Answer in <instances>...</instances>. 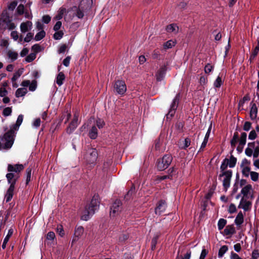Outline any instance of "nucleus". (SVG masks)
Masks as SVG:
<instances>
[{
  "label": "nucleus",
  "instance_id": "nucleus-1",
  "mask_svg": "<svg viewBox=\"0 0 259 259\" xmlns=\"http://www.w3.org/2000/svg\"><path fill=\"white\" fill-rule=\"evenodd\" d=\"M24 168V166L22 164H15L8 165L7 170L9 172L6 177L10 187L8 188L5 196L6 202L10 201L13 196L15 189V185L17 181L20 178V173Z\"/></svg>",
  "mask_w": 259,
  "mask_h": 259
},
{
  "label": "nucleus",
  "instance_id": "nucleus-2",
  "mask_svg": "<svg viewBox=\"0 0 259 259\" xmlns=\"http://www.w3.org/2000/svg\"><path fill=\"white\" fill-rule=\"evenodd\" d=\"M247 134L245 132L241 133L240 138H239L238 134L237 132L234 133L232 138L230 141V145L231 148L234 149L238 142V145L236 148L238 153L242 152L244 146L246 143Z\"/></svg>",
  "mask_w": 259,
  "mask_h": 259
},
{
  "label": "nucleus",
  "instance_id": "nucleus-3",
  "mask_svg": "<svg viewBox=\"0 0 259 259\" xmlns=\"http://www.w3.org/2000/svg\"><path fill=\"white\" fill-rule=\"evenodd\" d=\"M15 28L16 25L7 13H3L0 17V29L12 30Z\"/></svg>",
  "mask_w": 259,
  "mask_h": 259
},
{
  "label": "nucleus",
  "instance_id": "nucleus-4",
  "mask_svg": "<svg viewBox=\"0 0 259 259\" xmlns=\"http://www.w3.org/2000/svg\"><path fill=\"white\" fill-rule=\"evenodd\" d=\"M14 143V132L13 130L6 133L0 140V149H9Z\"/></svg>",
  "mask_w": 259,
  "mask_h": 259
},
{
  "label": "nucleus",
  "instance_id": "nucleus-5",
  "mask_svg": "<svg viewBox=\"0 0 259 259\" xmlns=\"http://www.w3.org/2000/svg\"><path fill=\"white\" fill-rule=\"evenodd\" d=\"M98 157L97 150L95 148H89L84 154L83 158L85 162L88 165L94 166Z\"/></svg>",
  "mask_w": 259,
  "mask_h": 259
},
{
  "label": "nucleus",
  "instance_id": "nucleus-6",
  "mask_svg": "<svg viewBox=\"0 0 259 259\" xmlns=\"http://www.w3.org/2000/svg\"><path fill=\"white\" fill-rule=\"evenodd\" d=\"M245 154L248 157L256 158L259 156V141H254L247 144L245 149Z\"/></svg>",
  "mask_w": 259,
  "mask_h": 259
},
{
  "label": "nucleus",
  "instance_id": "nucleus-7",
  "mask_svg": "<svg viewBox=\"0 0 259 259\" xmlns=\"http://www.w3.org/2000/svg\"><path fill=\"white\" fill-rule=\"evenodd\" d=\"M172 157L171 155L166 154L157 162V168L162 171L166 169L171 163Z\"/></svg>",
  "mask_w": 259,
  "mask_h": 259
},
{
  "label": "nucleus",
  "instance_id": "nucleus-8",
  "mask_svg": "<svg viewBox=\"0 0 259 259\" xmlns=\"http://www.w3.org/2000/svg\"><path fill=\"white\" fill-rule=\"evenodd\" d=\"M222 173L220 174V177H223V185L224 190L226 192L230 187L231 179L232 176V170H225L222 171Z\"/></svg>",
  "mask_w": 259,
  "mask_h": 259
},
{
  "label": "nucleus",
  "instance_id": "nucleus-9",
  "mask_svg": "<svg viewBox=\"0 0 259 259\" xmlns=\"http://www.w3.org/2000/svg\"><path fill=\"white\" fill-rule=\"evenodd\" d=\"M237 158L231 155L229 159L226 158L223 160L220 169L221 171H224L227 168L228 166L230 168H233L235 166Z\"/></svg>",
  "mask_w": 259,
  "mask_h": 259
},
{
  "label": "nucleus",
  "instance_id": "nucleus-10",
  "mask_svg": "<svg viewBox=\"0 0 259 259\" xmlns=\"http://www.w3.org/2000/svg\"><path fill=\"white\" fill-rule=\"evenodd\" d=\"M250 164V161L245 158H243L241 161L240 168L242 174L244 177L248 178L251 172Z\"/></svg>",
  "mask_w": 259,
  "mask_h": 259
},
{
  "label": "nucleus",
  "instance_id": "nucleus-11",
  "mask_svg": "<svg viewBox=\"0 0 259 259\" xmlns=\"http://www.w3.org/2000/svg\"><path fill=\"white\" fill-rule=\"evenodd\" d=\"M180 98V94H177L174 99L172 100L170 108L168 111V112L167 114V117L168 118L169 116L172 117L175 113V111L177 110V107L178 106L179 100Z\"/></svg>",
  "mask_w": 259,
  "mask_h": 259
},
{
  "label": "nucleus",
  "instance_id": "nucleus-12",
  "mask_svg": "<svg viewBox=\"0 0 259 259\" xmlns=\"http://www.w3.org/2000/svg\"><path fill=\"white\" fill-rule=\"evenodd\" d=\"M114 88L116 93L120 95H124L127 90L125 81L123 80H118L116 81L114 85Z\"/></svg>",
  "mask_w": 259,
  "mask_h": 259
},
{
  "label": "nucleus",
  "instance_id": "nucleus-13",
  "mask_svg": "<svg viewBox=\"0 0 259 259\" xmlns=\"http://www.w3.org/2000/svg\"><path fill=\"white\" fill-rule=\"evenodd\" d=\"M251 206L252 202L248 200V197L242 196L238 207L242 209L244 211H248L251 209Z\"/></svg>",
  "mask_w": 259,
  "mask_h": 259
},
{
  "label": "nucleus",
  "instance_id": "nucleus-14",
  "mask_svg": "<svg viewBox=\"0 0 259 259\" xmlns=\"http://www.w3.org/2000/svg\"><path fill=\"white\" fill-rule=\"evenodd\" d=\"M87 207L89 209L91 210V213H95L99 207V201H98V197L94 196Z\"/></svg>",
  "mask_w": 259,
  "mask_h": 259
},
{
  "label": "nucleus",
  "instance_id": "nucleus-15",
  "mask_svg": "<svg viewBox=\"0 0 259 259\" xmlns=\"http://www.w3.org/2000/svg\"><path fill=\"white\" fill-rule=\"evenodd\" d=\"M166 206V203L165 200H159L158 202L156 207L155 208V213L156 214L160 215L165 210Z\"/></svg>",
  "mask_w": 259,
  "mask_h": 259
},
{
  "label": "nucleus",
  "instance_id": "nucleus-16",
  "mask_svg": "<svg viewBox=\"0 0 259 259\" xmlns=\"http://www.w3.org/2000/svg\"><path fill=\"white\" fill-rule=\"evenodd\" d=\"M121 203L120 200H116L111 207L110 215L114 217L116 212H118L120 209Z\"/></svg>",
  "mask_w": 259,
  "mask_h": 259
},
{
  "label": "nucleus",
  "instance_id": "nucleus-17",
  "mask_svg": "<svg viewBox=\"0 0 259 259\" xmlns=\"http://www.w3.org/2000/svg\"><path fill=\"white\" fill-rule=\"evenodd\" d=\"M32 28V23L31 21H27L21 23L20 26V31L22 33H25L30 30Z\"/></svg>",
  "mask_w": 259,
  "mask_h": 259
},
{
  "label": "nucleus",
  "instance_id": "nucleus-18",
  "mask_svg": "<svg viewBox=\"0 0 259 259\" xmlns=\"http://www.w3.org/2000/svg\"><path fill=\"white\" fill-rule=\"evenodd\" d=\"M93 4L92 0H81L79 4V8L82 10H89Z\"/></svg>",
  "mask_w": 259,
  "mask_h": 259
},
{
  "label": "nucleus",
  "instance_id": "nucleus-19",
  "mask_svg": "<svg viewBox=\"0 0 259 259\" xmlns=\"http://www.w3.org/2000/svg\"><path fill=\"white\" fill-rule=\"evenodd\" d=\"M84 232V228L82 226L76 227L74 230L73 241H77L82 235Z\"/></svg>",
  "mask_w": 259,
  "mask_h": 259
},
{
  "label": "nucleus",
  "instance_id": "nucleus-20",
  "mask_svg": "<svg viewBox=\"0 0 259 259\" xmlns=\"http://www.w3.org/2000/svg\"><path fill=\"white\" fill-rule=\"evenodd\" d=\"M258 110L256 105L254 103H251V108L250 109L249 116L252 120H255L257 117Z\"/></svg>",
  "mask_w": 259,
  "mask_h": 259
},
{
  "label": "nucleus",
  "instance_id": "nucleus-21",
  "mask_svg": "<svg viewBox=\"0 0 259 259\" xmlns=\"http://www.w3.org/2000/svg\"><path fill=\"white\" fill-rule=\"evenodd\" d=\"M166 68L165 66H161L156 73V79L158 81H161L164 77Z\"/></svg>",
  "mask_w": 259,
  "mask_h": 259
},
{
  "label": "nucleus",
  "instance_id": "nucleus-22",
  "mask_svg": "<svg viewBox=\"0 0 259 259\" xmlns=\"http://www.w3.org/2000/svg\"><path fill=\"white\" fill-rule=\"evenodd\" d=\"M6 53L8 59L11 62L15 61L18 58L19 54L16 51L9 50Z\"/></svg>",
  "mask_w": 259,
  "mask_h": 259
},
{
  "label": "nucleus",
  "instance_id": "nucleus-23",
  "mask_svg": "<svg viewBox=\"0 0 259 259\" xmlns=\"http://www.w3.org/2000/svg\"><path fill=\"white\" fill-rule=\"evenodd\" d=\"M252 192V187L250 184H247L244 186L241 191V193L243 196L248 197V195L251 194Z\"/></svg>",
  "mask_w": 259,
  "mask_h": 259
},
{
  "label": "nucleus",
  "instance_id": "nucleus-24",
  "mask_svg": "<svg viewBox=\"0 0 259 259\" xmlns=\"http://www.w3.org/2000/svg\"><path fill=\"white\" fill-rule=\"evenodd\" d=\"M236 233L235 228L233 225H228L224 230V235L231 236Z\"/></svg>",
  "mask_w": 259,
  "mask_h": 259
},
{
  "label": "nucleus",
  "instance_id": "nucleus-25",
  "mask_svg": "<svg viewBox=\"0 0 259 259\" xmlns=\"http://www.w3.org/2000/svg\"><path fill=\"white\" fill-rule=\"evenodd\" d=\"M78 124V120L73 119L69 124L68 127L67 128L66 132L68 134H71L77 127Z\"/></svg>",
  "mask_w": 259,
  "mask_h": 259
},
{
  "label": "nucleus",
  "instance_id": "nucleus-26",
  "mask_svg": "<svg viewBox=\"0 0 259 259\" xmlns=\"http://www.w3.org/2000/svg\"><path fill=\"white\" fill-rule=\"evenodd\" d=\"M235 225L240 227L244 222V215L242 211H240L238 214L237 215L235 221H234Z\"/></svg>",
  "mask_w": 259,
  "mask_h": 259
},
{
  "label": "nucleus",
  "instance_id": "nucleus-27",
  "mask_svg": "<svg viewBox=\"0 0 259 259\" xmlns=\"http://www.w3.org/2000/svg\"><path fill=\"white\" fill-rule=\"evenodd\" d=\"M166 31L168 33H174L176 34L179 31V27L176 24H170L166 26Z\"/></svg>",
  "mask_w": 259,
  "mask_h": 259
},
{
  "label": "nucleus",
  "instance_id": "nucleus-28",
  "mask_svg": "<svg viewBox=\"0 0 259 259\" xmlns=\"http://www.w3.org/2000/svg\"><path fill=\"white\" fill-rule=\"evenodd\" d=\"M94 213H91V210L89 209L87 206L85 207L83 214L81 215V220L83 221H88Z\"/></svg>",
  "mask_w": 259,
  "mask_h": 259
},
{
  "label": "nucleus",
  "instance_id": "nucleus-29",
  "mask_svg": "<svg viewBox=\"0 0 259 259\" xmlns=\"http://www.w3.org/2000/svg\"><path fill=\"white\" fill-rule=\"evenodd\" d=\"M65 79V76L64 73L60 72L56 77V82L59 87H60L63 84Z\"/></svg>",
  "mask_w": 259,
  "mask_h": 259
},
{
  "label": "nucleus",
  "instance_id": "nucleus-30",
  "mask_svg": "<svg viewBox=\"0 0 259 259\" xmlns=\"http://www.w3.org/2000/svg\"><path fill=\"white\" fill-rule=\"evenodd\" d=\"M13 234V230L12 229H10L8 230V232L6 236L4 239L2 247L3 249H5L6 247L7 244L10 238L12 236Z\"/></svg>",
  "mask_w": 259,
  "mask_h": 259
},
{
  "label": "nucleus",
  "instance_id": "nucleus-31",
  "mask_svg": "<svg viewBox=\"0 0 259 259\" xmlns=\"http://www.w3.org/2000/svg\"><path fill=\"white\" fill-rule=\"evenodd\" d=\"M89 136L92 139H96L98 136V130L95 126H93L89 133Z\"/></svg>",
  "mask_w": 259,
  "mask_h": 259
},
{
  "label": "nucleus",
  "instance_id": "nucleus-32",
  "mask_svg": "<svg viewBox=\"0 0 259 259\" xmlns=\"http://www.w3.org/2000/svg\"><path fill=\"white\" fill-rule=\"evenodd\" d=\"M27 92V89L25 88L18 89L15 93V96L17 98L24 96Z\"/></svg>",
  "mask_w": 259,
  "mask_h": 259
},
{
  "label": "nucleus",
  "instance_id": "nucleus-33",
  "mask_svg": "<svg viewBox=\"0 0 259 259\" xmlns=\"http://www.w3.org/2000/svg\"><path fill=\"white\" fill-rule=\"evenodd\" d=\"M176 42L175 41H174L172 40H169L163 44V48L165 50L171 49L173 47H174L176 45Z\"/></svg>",
  "mask_w": 259,
  "mask_h": 259
},
{
  "label": "nucleus",
  "instance_id": "nucleus-34",
  "mask_svg": "<svg viewBox=\"0 0 259 259\" xmlns=\"http://www.w3.org/2000/svg\"><path fill=\"white\" fill-rule=\"evenodd\" d=\"M66 12V9L61 8L59 9L58 14L55 17L54 19L57 20H61L64 15V14Z\"/></svg>",
  "mask_w": 259,
  "mask_h": 259
},
{
  "label": "nucleus",
  "instance_id": "nucleus-35",
  "mask_svg": "<svg viewBox=\"0 0 259 259\" xmlns=\"http://www.w3.org/2000/svg\"><path fill=\"white\" fill-rule=\"evenodd\" d=\"M46 36V32L44 30L39 31L37 32L34 37L36 41H39L42 39Z\"/></svg>",
  "mask_w": 259,
  "mask_h": 259
},
{
  "label": "nucleus",
  "instance_id": "nucleus-36",
  "mask_svg": "<svg viewBox=\"0 0 259 259\" xmlns=\"http://www.w3.org/2000/svg\"><path fill=\"white\" fill-rule=\"evenodd\" d=\"M23 73V69L21 70L19 69L15 72L13 74V76L11 79L12 82L16 81L22 75Z\"/></svg>",
  "mask_w": 259,
  "mask_h": 259
},
{
  "label": "nucleus",
  "instance_id": "nucleus-37",
  "mask_svg": "<svg viewBox=\"0 0 259 259\" xmlns=\"http://www.w3.org/2000/svg\"><path fill=\"white\" fill-rule=\"evenodd\" d=\"M228 248L226 245H223L220 248L218 252L219 257H222L224 254L228 251Z\"/></svg>",
  "mask_w": 259,
  "mask_h": 259
},
{
  "label": "nucleus",
  "instance_id": "nucleus-38",
  "mask_svg": "<svg viewBox=\"0 0 259 259\" xmlns=\"http://www.w3.org/2000/svg\"><path fill=\"white\" fill-rule=\"evenodd\" d=\"M223 83L222 78L218 76L213 82V86L215 88H220Z\"/></svg>",
  "mask_w": 259,
  "mask_h": 259
},
{
  "label": "nucleus",
  "instance_id": "nucleus-39",
  "mask_svg": "<svg viewBox=\"0 0 259 259\" xmlns=\"http://www.w3.org/2000/svg\"><path fill=\"white\" fill-rule=\"evenodd\" d=\"M227 224V220L224 219H220L218 223V227L219 230H222Z\"/></svg>",
  "mask_w": 259,
  "mask_h": 259
},
{
  "label": "nucleus",
  "instance_id": "nucleus-40",
  "mask_svg": "<svg viewBox=\"0 0 259 259\" xmlns=\"http://www.w3.org/2000/svg\"><path fill=\"white\" fill-rule=\"evenodd\" d=\"M64 35V32L62 30L56 31L53 35V38L55 40L61 39Z\"/></svg>",
  "mask_w": 259,
  "mask_h": 259
},
{
  "label": "nucleus",
  "instance_id": "nucleus-41",
  "mask_svg": "<svg viewBox=\"0 0 259 259\" xmlns=\"http://www.w3.org/2000/svg\"><path fill=\"white\" fill-rule=\"evenodd\" d=\"M251 180L253 182H257L258 180L259 174L255 171H251L250 174Z\"/></svg>",
  "mask_w": 259,
  "mask_h": 259
},
{
  "label": "nucleus",
  "instance_id": "nucleus-42",
  "mask_svg": "<svg viewBox=\"0 0 259 259\" xmlns=\"http://www.w3.org/2000/svg\"><path fill=\"white\" fill-rule=\"evenodd\" d=\"M26 184L27 185L31 180V168L28 167L26 170Z\"/></svg>",
  "mask_w": 259,
  "mask_h": 259
},
{
  "label": "nucleus",
  "instance_id": "nucleus-43",
  "mask_svg": "<svg viewBox=\"0 0 259 259\" xmlns=\"http://www.w3.org/2000/svg\"><path fill=\"white\" fill-rule=\"evenodd\" d=\"M34 34L31 32H28L23 39L24 41L26 42H30L33 38Z\"/></svg>",
  "mask_w": 259,
  "mask_h": 259
},
{
  "label": "nucleus",
  "instance_id": "nucleus-44",
  "mask_svg": "<svg viewBox=\"0 0 259 259\" xmlns=\"http://www.w3.org/2000/svg\"><path fill=\"white\" fill-rule=\"evenodd\" d=\"M36 58V54L35 53H31L27 55L25 58V61L27 62L30 63L32 62Z\"/></svg>",
  "mask_w": 259,
  "mask_h": 259
},
{
  "label": "nucleus",
  "instance_id": "nucleus-45",
  "mask_svg": "<svg viewBox=\"0 0 259 259\" xmlns=\"http://www.w3.org/2000/svg\"><path fill=\"white\" fill-rule=\"evenodd\" d=\"M159 238V236L158 235H155L152 239L151 240V249L152 250H154L156 244L157 243V240Z\"/></svg>",
  "mask_w": 259,
  "mask_h": 259
},
{
  "label": "nucleus",
  "instance_id": "nucleus-46",
  "mask_svg": "<svg viewBox=\"0 0 259 259\" xmlns=\"http://www.w3.org/2000/svg\"><path fill=\"white\" fill-rule=\"evenodd\" d=\"M258 51H259V40L257 41V45L255 47L254 50H253L250 57L252 58H255L258 54Z\"/></svg>",
  "mask_w": 259,
  "mask_h": 259
},
{
  "label": "nucleus",
  "instance_id": "nucleus-47",
  "mask_svg": "<svg viewBox=\"0 0 259 259\" xmlns=\"http://www.w3.org/2000/svg\"><path fill=\"white\" fill-rule=\"evenodd\" d=\"M12 108L11 107H6L4 108L3 111V115L4 116H8L11 115L12 113Z\"/></svg>",
  "mask_w": 259,
  "mask_h": 259
},
{
  "label": "nucleus",
  "instance_id": "nucleus-48",
  "mask_svg": "<svg viewBox=\"0 0 259 259\" xmlns=\"http://www.w3.org/2000/svg\"><path fill=\"white\" fill-rule=\"evenodd\" d=\"M86 11L87 10H82L78 7L76 11V16L79 19L82 18L84 16V12Z\"/></svg>",
  "mask_w": 259,
  "mask_h": 259
},
{
  "label": "nucleus",
  "instance_id": "nucleus-49",
  "mask_svg": "<svg viewBox=\"0 0 259 259\" xmlns=\"http://www.w3.org/2000/svg\"><path fill=\"white\" fill-rule=\"evenodd\" d=\"M251 259H259V250L254 249L251 253Z\"/></svg>",
  "mask_w": 259,
  "mask_h": 259
},
{
  "label": "nucleus",
  "instance_id": "nucleus-50",
  "mask_svg": "<svg viewBox=\"0 0 259 259\" xmlns=\"http://www.w3.org/2000/svg\"><path fill=\"white\" fill-rule=\"evenodd\" d=\"M251 128V123L249 121H245L243 126V130L244 131L248 132Z\"/></svg>",
  "mask_w": 259,
  "mask_h": 259
},
{
  "label": "nucleus",
  "instance_id": "nucleus-51",
  "mask_svg": "<svg viewBox=\"0 0 259 259\" xmlns=\"http://www.w3.org/2000/svg\"><path fill=\"white\" fill-rule=\"evenodd\" d=\"M23 120V115L22 114H20L17 118L16 122L15 123V126L18 127L20 126V125L21 124L22 121Z\"/></svg>",
  "mask_w": 259,
  "mask_h": 259
},
{
  "label": "nucleus",
  "instance_id": "nucleus-52",
  "mask_svg": "<svg viewBox=\"0 0 259 259\" xmlns=\"http://www.w3.org/2000/svg\"><path fill=\"white\" fill-rule=\"evenodd\" d=\"M11 37L14 41L18 40L19 38L18 32L17 31H12L11 32Z\"/></svg>",
  "mask_w": 259,
  "mask_h": 259
},
{
  "label": "nucleus",
  "instance_id": "nucleus-53",
  "mask_svg": "<svg viewBox=\"0 0 259 259\" xmlns=\"http://www.w3.org/2000/svg\"><path fill=\"white\" fill-rule=\"evenodd\" d=\"M96 125L99 128H102L105 125V122L101 119H98L96 120Z\"/></svg>",
  "mask_w": 259,
  "mask_h": 259
},
{
  "label": "nucleus",
  "instance_id": "nucleus-54",
  "mask_svg": "<svg viewBox=\"0 0 259 259\" xmlns=\"http://www.w3.org/2000/svg\"><path fill=\"white\" fill-rule=\"evenodd\" d=\"M256 133L254 130H252L249 134L248 139L253 140L256 138Z\"/></svg>",
  "mask_w": 259,
  "mask_h": 259
},
{
  "label": "nucleus",
  "instance_id": "nucleus-55",
  "mask_svg": "<svg viewBox=\"0 0 259 259\" xmlns=\"http://www.w3.org/2000/svg\"><path fill=\"white\" fill-rule=\"evenodd\" d=\"M41 120L39 118L34 119L32 123V126L34 128H38L40 125Z\"/></svg>",
  "mask_w": 259,
  "mask_h": 259
},
{
  "label": "nucleus",
  "instance_id": "nucleus-56",
  "mask_svg": "<svg viewBox=\"0 0 259 259\" xmlns=\"http://www.w3.org/2000/svg\"><path fill=\"white\" fill-rule=\"evenodd\" d=\"M51 20V17L48 15H44L42 17V22L45 24H48Z\"/></svg>",
  "mask_w": 259,
  "mask_h": 259
},
{
  "label": "nucleus",
  "instance_id": "nucleus-57",
  "mask_svg": "<svg viewBox=\"0 0 259 259\" xmlns=\"http://www.w3.org/2000/svg\"><path fill=\"white\" fill-rule=\"evenodd\" d=\"M228 212L230 213H233L236 211V207L234 204L231 203L228 208Z\"/></svg>",
  "mask_w": 259,
  "mask_h": 259
},
{
  "label": "nucleus",
  "instance_id": "nucleus-58",
  "mask_svg": "<svg viewBox=\"0 0 259 259\" xmlns=\"http://www.w3.org/2000/svg\"><path fill=\"white\" fill-rule=\"evenodd\" d=\"M57 232L59 233V235L61 237L64 235V232L63 226L62 225H58L57 228Z\"/></svg>",
  "mask_w": 259,
  "mask_h": 259
},
{
  "label": "nucleus",
  "instance_id": "nucleus-59",
  "mask_svg": "<svg viewBox=\"0 0 259 259\" xmlns=\"http://www.w3.org/2000/svg\"><path fill=\"white\" fill-rule=\"evenodd\" d=\"M160 55V52L158 50L156 49L153 51L152 54V57L154 59H158Z\"/></svg>",
  "mask_w": 259,
  "mask_h": 259
},
{
  "label": "nucleus",
  "instance_id": "nucleus-60",
  "mask_svg": "<svg viewBox=\"0 0 259 259\" xmlns=\"http://www.w3.org/2000/svg\"><path fill=\"white\" fill-rule=\"evenodd\" d=\"M213 69V67L210 64H207L204 67V72L205 73H209Z\"/></svg>",
  "mask_w": 259,
  "mask_h": 259
},
{
  "label": "nucleus",
  "instance_id": "nucleus-61",
  "mask_svg": "<svg viewBox=\"0 0 259 259\" xmlns=\"http://www.w3.org/2000/svg\"><path fill=\"white\" fill-rule=\"evenodd\" d=\"M24 6L23 5L20 4L17 8V12L19 15H22L24 13Z\"/></svg>",
  "mask_w": 259,
  "mask_h": 259
},
{
  "label": "nucleus",
  "instance_id": "nucleus-62",
  "mask_svg": "<svg viewBox=\"0 0 259 259\" xmlns=\"http://www.w3.org/2000/svg\"><path fill=\"white\" fill-rule=\"evenodd\" d=\"M208 253V251L206 249L203 248L202 249V251H201V254H200V255L199 257V259H205V258L206 256V255H207Z\"/></svg>",
  "mask_w": 259,
  "mask_h": 259
},
{
  "label": "nucleus",
  "instance_id": "nucleus-63",
  "mask_svg": "<svg viewBox=\"0 0 259 259\" xmlns=\"http://www.w3.org/2000/svg\"><path fill=\"white\" fill-rule=\"evenodd\" d=\"M191 144V140L189 138H185L184 140V146L182 147L183 149H186L187 148H188Z\"/></svg>",
  "mask_w": 259,
  "mask_h": 259
},
{
  "label": "nucleus",
  "instance_id": "nucleus-64",
  "mask_svg": "<svg viewBox=\"0 0 259 259\" xmlns=\"http://www.w3.org/2000/svg\"><path fill=\"white\" fill-rule=\"evenodd\" d=\"M61 26L62 22L60 21H58L54 26L53 29L55 31H60L59 29L61 28Z\"/></svg>",
  "mask_w": 259,
  "mask_h": 259
}]
</instances>
